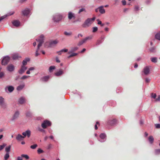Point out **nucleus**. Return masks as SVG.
Wrapping results in <instances>:
<instances>
[{"label": "nucleus", "mask_w": 160, "mask_h": 160, "mask_svg": "<svg viewBox=\"0 0 160 160\" xmlns=\"http://www.w3.org/2000/svg\"><path fill=\"white\" fill-rule=\"evenodd\" d=\"M118 123L117 120L112 118H110L108 119L106 123V126L107 128L109 126H113L117 124Z\"/></svg>", "instance_id": "obj_1"}, {"label": "nucleus", "mask_w": 160, "mask_h": 160, "mask_svg": "<svg viewBox=\"0 0 160 160\" xmlns=\"http://www.w3.org/2000/svg\"><path fill=\"white\" fill-rule=\"evenodd\" d=\"M95 17H93L91 18H88L82 25V27L84 28L88 27L95 20Z\"/></svg>", "instance_id": "obj_2"}, {"label": "nucleus", "mask_w": 160, "mask_h": 160, "mask_svg": "<svg viewBox=\"0 0 160 160\" xmlns=\"http://www.w3.org/2000/svg\"><path fill=\"white\" fill-rule=\"evenodd\" d=\"M92 36L87 37L85 38H83L79 41L78 43V45L80 46L82 45L84 43L86 42L88 40H91L92 39Z\"/></svg>", "instance_id": "obj_3"}, {"label": "nucleus", "mask_w": 160, "mask_h": 160, "mask_svg": "<svg viewBox=\"0 0 160 160\" xmlns=\"http://www.w3.org/2000/svg\"><path fill=\"white\" fill-rule=\"evenodd\" d=\"M62 15L60 14H57L53 16V20L54 22H58L62 18Z\"/></svg>", "instance_id": "obj_4"}, {"label": "nucleus", "mask_w": 160, "mask_h": 160, "mask_svg": "<svg viewBox=\"0 0 160 160\" xmlns=\"http://www.w3.org/2000/svg\"><path fill=\"white\" fill-rule=\"evenodd\" d=\"M51 122L48 120H44L41 124L42 127L44 129L46 128L47 127L50 126Z\"/></svg>", "instance_id": "obj_5"}, {"label": "nucleus", "mask_w": 160, "mask_h": 160, "mask_svg": "<svg viewBox=\"0 0 160 160\" xmlns=\"http://www.w3.org/2000/svg\"><path fill=\"white\" fill-rule=\"evenodd\" d=\"M58 42L57 40H55L49 42H47L45 44V47H52L55 45Z\"/></svg>", "instance_id": "obj_6"}, {"label": "nucleus", "mask_w": 160, "mask_h": 160, "mask_svg": "<svg viewBox=\"0 0 160 160\" xmlns=\"http://www.w3.org/2000/svg\"><path fill=\"white\" fill-rule=\"evenodd\" d=\"M44 36L43 35H41L39 38L36 39V40L39 42L38 45V49H39L44 42Z\"/></svg>", "instance_id": "obj_7"}, {"label": "nucleus", "mask_w": 160, "mask_h": 160, "mask_svg": "<svg viewBox=\"0 0 160 160\" xmlns=\"http://www.w3.org/2000/svg\"><path fill=\"white\" fill-rule=\"evenodd\" d=\"M10 57L7 56L3 58L2 61V65H5L9 62L10 60Z\"/></svg>", "instance_id": "obj_8"}, {"label": "nucleus", "mask_w": 160, "mask_h": 160, "mask_svg": "<svg viewBox=\"0 0 160 160\" xmlns=\"http://www.w3.org/2000/svg\"><path fill=\"white\" fill-rule=\"evenodd\" d=\"M0 105L3 109H5L7 107V105L4 102V98L2 97H0Z\"/></svg>", "instance_id": "obj_9"}, {"label": "nucleus", "mask_w": 160, "mask_h": 160, "mask_svg": "<svg viewBox=\"0 0 160 160\" xmlns=\"http://www.w3.org/2000/svg\"><path fill=\"white\" fill-rule=\"evenodd\" d=\"M143 72L145 75H148L149 74L150 69L148 67H145L143 69Z\"/></svg>", "instance_id": "obj_10"}, {"label": "nucleus", "mask_w": 160, "mask_h": 160, "mask_svg": "<svg viewBox=\"0 0 160 160\" xmlns=\"http://www.w3.org/2000/svg\"><path fill=\"white\" fill-rule=\"evenodd\" d=\"M68 18L69 20H71L72 18L75 19V14L71 12H69L68 13Z\"/></svg>", "instance_id": "obj_11"}, {"label": "nucleus", "mask_w": 160, "mask_h": 160, "mask_svg": "<svg viewBox=\"0 0 160 160\" xmlns=\"http://www.w3.org/2000/svg\"><path fill=\"white\" fill-rule=\"evenodd\" d=\"M22 134L23 136L24 137V138L27 136L28 138H29L31 135V131L29 130H27L25 132H23Z\"/></svg>", "instance_id": "obj_12"}, {"label": "nucleus", "mask_w": 160, "mask_h": 160, "mask_svg": "<svg viewBox=\"0 0 160 160\" xmlns=\"http://www.w3.org/2000/svg\"><path fill=\"white\" fill-rule=\"evenodd\" d=\"M104 38V36H102L100 38L97 40L96 43V45H98L101 44L103 42Z\"/></svg>", "instance_id": "obj_13"}, {"label": "nucleus", "mask_w": 160, "mask_h": 160, "mask_svg": "<svg viewBox=\"0 0 160 160\" xmlns=\"http://www.w3.org/2000/svg\"><path fill=\"white\" fill-rule=\"evenodd\" d=\"M99 137L100 138H101V140H99L100 142H102L105 141V140H104V139L106 138V135L104 133H101L100 134Z\"/></svg>", "instance_id": "obj_14"}, {"label": "nucleus", "mask_w": 160, "mask_h": 160, "mask_svg": "<svg viewBox=\"0 0 160 160\" xmlns=\"http://www.w3.org/2000/svg\"><path fill=\"white\" fill-rule=\"evenodd\" d=\"M27 69V67L25 66H22L21 68L19 71L18 72L20 74H22Z\"/></svg>", "instance_id": "obj_15"}, {"label": "nucleus", "mask_w": 160, "mask_h": 160, "mask_svg": "<svg viewBox=\"0 0 160 160\" xmlns=\"http://www.w3.org/2000/svg\"><path fill=\"white\" fill-rule=\"evenodd\" d=\"M8 70L10 72L12 71L14 69V67L12 64L9 65L7 67Z\"/></svg>", "instance_id": "obj_16"}, {"label": "nucleus", "mask_w": 160, "mask_h": 160, "mask_svg": "<svg viewBox=\"0 0 160 160\" xmlns=\"http://www.w3.org/2000/svg\"><path fill=\"white\" fill-rule=\"evenodd\" d=\"M12 58L14 60L17 59L19 58H21V57L19 55L18 53H16L12 55Z\"/></svg>", "instance_id": "obj_17"}, {"label": "nucleus", "mask_w": 160, "mask_h": 160, "mask_svg": "<svg viewBox=\"0 0 160 160\" xmlns=\"http://www.w3.org/2000/svg\"><path fill=\"white\" fill-rule=\"evenodd\" d=\"M12 23L14 26L17 27L19 26L20 24V22L17 20L13 21Z\"/></svg>", "instance_id": "obj_18"}, {"label": "nucleus", "mask_w": 160, "mask_h": 160, "mask_svg": "<svg viewBox=\"0 0 160 160\" xmlns=\"http://www.w3.org/2000/svg\"><path fill=\"white\" fill-rule=\"evenodd\" d=\"M104 6H102L98 8L99 11L101 14H104L105 13V9L103 8Z\"/></svg>", "instance_id": "obj_19"}, {"label": "nucleus", "mask_w": 160, "mask_h": 160, "mask_svg": "<svg viewBox=\"0 0 160 160\" xmlns=\"http://www.w3.org/2000/svg\"><path fill=\"white\" fill-rule=\"evenodd\" d=\"M63 73V70L62 69H60L59 70V71L56 72L55 73V74L56 76H58L62 75Z\"/></svg>", "instance_id": "obj_20"}, {"label": "nucleus", "mask_w": 160, "mask_h": 160, "mask_svg": "<svg viewBox=\"0 0 160 160\" xmlns=\"http://www.w3.org/2000/svg\"><path fill=\"white\" fill-rule=\"evenodd\" d=\"M49 76H47L43 77L41 78V80L43 82L47 81L49 78Z\"/></svg>", "instance_id": "obj_21"}, {"label": "nucleus", "mask_w": 160, "mask_h": 160, "mask_svg": "<svg viewBox=\"0 0 160 160\" xmlns=\"http://www.w3.org/2000/svg\"><path fill=\"white\" fill-rule=\"evenodd\" d=\"M30 11L28 9H26L22 11L23 14L24 16H27L29 13Z\"/></svg>", "instance_id": "obj_22"}, {"label": "nucleus", "mask_w": 160, "mask_h": 160, "mask_svg": "<svg viewBox=\"0 0 160 160\" xmlns=\"http://www.w3.org/2000/svg\"><path fill=\"white\" fill-rule=\"evenodd\" d=\"M25 102V100L24 98L21 97L18 101V103L20 104H22Z\"/></svg>", "instance_id": "obj_23"}, {"label": "nucleus", "mask_w": 160, "mask_h": 160, "mask_svg": "<svg viewBox=\"0 0 160 160\" xmlns=\"http://www.w3.org/2000/svg\"><path fill=\"white\" fill-rule=\"evenodd\" d=\"M24 138V137L22 136L21 134H18L16 137V139L18 141H21Z\"/></svg>", "instance_id": "obj_24"}, {"label": "nucleus", "mask_w": 160, "mask_h": 160, "mask_svg": "<svg viewBox=\"0 0 160 160\" xmlns=\"http://www.w3.org/2000/svg\"><path fill=\"white\" fill-rule=\"evenodd\" d=\"M19 114V113L18 111L16 112L14 114L12 119L13 120L16 119L18 117Z\"/></svg>", "instance_id": "obj_25"}, {"label": "nucleus", "mask_w": 160, "mask_h": 160, "mask_svg": "<svg viewBox=\"0 0 160 160\" xmlns=\"http://www.w3.org/2000/svg\"><path fill=\"white\" fill-rule=\"evenodd\" d=\"M148 140L150 144H152L154 141V138L152 136H150L148 138Z\"/></svg>", "instance_id": "obj_26"}, {"label": "nucleus", "mask_w": 160, "mask_h": 160, "mask_svg": "<svg viewBox=\"0 0 160 160\" xmlns=\"http://www.w3.org/2000/svg\"><path fill=\"white\" fill-rule=\"evenodd\" d=\"M30 60V59L29 58H26L25 60H23L22 61V63L23 65L25 66L27 64V62H28Z\"/></svg>", "instance_id": "obj_27"}, {"label": "nucleus", "mask_w": 160, "mask_h": 160, "mask_svg": "<svg viewBox=\"0 0 160 160\" xmlns=\"http://www.w3.org/2000/svg\"><path fill=\"white\" fill-rule=\"evenodd\" d=\"M24 86L25 85L24 84L22 85H20L17 87V89L18 91H20L24 87Z\"/></svg>", "instance_id": "obj_28"}, {"label": "nucleus", "mask_w": 160, "mask_h": 160, "mask_svg": "<svg viewBox=\"0 0 160 160\" xmlns=\"http://www.w3.org/2000/svg\"><path fill=\"white\" fill-rule=\"evenodd\" d=\"M11 147V145H9L8 146L6 147L5 149V151L7 153H9V152L10 151Z\"/></svg>", "instance_id": "obj_29"}, {"label": "nucleus", "mask_w": 160, "mask_h": 160, "mask_svg": "<svg viewBox=\"0 0 160 160\" xmlns=\"http://www.w3.org/2000/svg\"><path fill=\"white\" fill-rule=\"evenodd\" d=\"M10 156L9 153H6L4 156V159L5 160H8V159L9 157Z\"/></svg>", "instance_id": "obj_30"}, {"label": "nucleus", "mask_w": 160, "mask_h": 160, "mask_svg": "<svg viewBox=\"0 0 160 160\" xmlns=\"http://www.w3.org/2000/svg\"><path fill=\"white\" fill-rule=\"evenodd\" d=\"M26 115L28 117H31L32 116V114L30 112L27 111L26 113Z\"/></svg>", "instance_id": "obj_31"}, {"label": "nucleus", "mask_w": 160, "mask_h": 160, "mask_svg": "<svg viewBox=\"0 0 160 160\" xmlns=\"http://www.w3.org/2000/svg\"><path fill=\"white\" fill-rule=\"evenodd\" d=\"M55 66H51L49 67V71L50 72H52L53 70L55 69Z\"/></svg>", "instance_id": "obj_32"}, {"label": "nucleus", "mask_w": 160, "mask_h": 160, "mask_svg": "<svg viewBox=\"0 0 160 160\" xmlns=\"http://www.w3.org/2000/svg\"><path fill=\"white\" fill-rule=\"evenodd\" d=\"M8 91L9 92H11L14 90V88L12 86H9L8 87Z\"/></svg>", "instance_id": "obj_33"}, {"label": "nucleus", "mask_w": 160, "mask_h": 160, "mask_svg": "<svg viewBox=\"0 0 160 160\" xmlns=\"http://www.w3.org/2000/svg\"><path fill=\"white\" fill-rule=\"evenodd\" d=\"M151 60L152 62H157V58H151Z\"/></svg>", "instance_id": "obj_34"}, {"label": "nucleus", "mask_w": 160, "mask_h": 160, "mask_svg": "<svg viewBox=\"0 0 160 160\" xmlns=\"http://www.w3.org/2000/svg\"><path fill=\"white\" fill-rule=\"evenodd\" d=\"M155 154L156 155H158L160 154V149H156L155 150Z\"/></svg>", "instance_id": "obj_35"}, {"label": "nucleus", "mask_w": 160, "mask_h": 160, "mask_svg": "<svg viewBox=\"0 0 160 160\" xmlns=\"http://www.w3.org/2000/svg\"><path fill=\"white\" fill-rule=\"evenodd\" d=\"M155 38L159 40H160V33H158L155 35Z\"/></svg>", "instance_id": "obj_36"}, {"label": "nucleus", "mask_w": 160, "mask_h": 160, "mask_svg": "<svg viewBox=\"0 0 160 160\" xmlns=\"http://www.w3.org/2000/svg\"><path fill=\"white\" fill-rule=\"evenodd\" d=\"M21 157H22L25 158L27 159H28L29 158V156L26 154H22L21 155Z\"/></svg>", "instance_id": "obj_37"}, {"label": "nucleus", "mask_w": 160, "mask_h": 160, "mask_svg": "<svg viewBox=\"0 0 160 160\" xmlns=\"http://www.w3.org/2000/svg\"><path fill=\"white\" fill-rule=\"evenodd\" d=\"M86 12V10L84 8H82L81 9H80L78 12V13L79 14H80L81 12Z\"/></svg>", "instance_id": "obj_38"}, {"label": "nucleus", "mask_w": 160, "mask_h": 160, "mask_svg": "<svg viewBox=\"0 0 160 160\" xmlns=\"http://www.w3.org/2000/svg\"><path fill=\"white\" fill-rule=\"evenodd\" d=\"M64 34L66 36H69L72 34V33L71 32H64Z\"/></svg>", "instance_id": "obj_39"}, {"label": "nucleus", "mask_w": 160, "mask_h": 160, "mask_svg": "<svg viewBox=\"0 0 160 160\" xmlns=\"http://www.w3.org/2000/svg\"><path fill=\"white\" fill-rule=\"evenodd\" d=\"M38 147V145L37 144H34L33 145H31L30 146V148L32 149H34Z\"/></svg>", "instance_id": "obj_40"}, {"label": "nucleus", "mask_w": 160, "mask_h": 160, "mask_svg": "<svg viewBox=\"0 0 160 160\" xmlns=\"http://www.w3.org/2000/svg\"><path fill=\"white\" fill-rule=\"evenodd\" d=\"M6 145V144L5 143H3L2 145L0 146V151L2 150L5 147Z\"/></svg>", "instance_id": "obj_41"}, {"label": "nucleus", "mask_w": 160, "mask_h": 160, "mask_svg": "<svg viewBox=\"0 0 160 160\" xmlns=\"http://www.w3.org/2000/svg\"><path fill=\"white\" fill-rule=\"evenodd\" d=\"M78 49L77 47H74L71 48L72 52H74L77 50Z\"/></svg>", "instance_id": "obj_42"}, {"label": "nucleus", "mask_w": 160, "mask_h": 160, "mask_svg": "<svg viewBox=\"0 0 160 160\" xmlns=\"http://www.w3.org/2000/svg\"><path fill=\"white\" fill-rule=\"evenodd\" d=\"M92 32H97L98 30V28L97 27H94L93 28Z\"/></svg>", "instance_id": "obj_43"}, {"label": "nucleus", "mask_w": 160, "mask_h": 160, "mask_svg": "<svg viewBox=\"0 0 160 160\" xmlns=\"http://www.w3.org/2000/svg\"><path fill=\"white\" fill-rule=\"evenodd\" d=\"M1 68H0V78H2L4 76V73L3 72H1Z\"/></svg>", "instance_id": "obj_44"}, {"label": "nucleus", "mask_w": 160, "mask_h": 160, "mask_svg": "<svg viewBox=\"0 0 160 160\" xmlns=\"http://www.w3.org/2000/svg\"><path fill=\"white\" fill-rule=\"evenodd\" d=\"M38 152V153L40 154L43 152V151L40 148H39L37 151Z\"/></svg>", "instance_id": "obj_45"}, {"label": "nucleus", "mask_w": 160, "mask_h": 160, "mask_svg": "<svg viewBox=\"0 0 160 160\" xmlns=\"http://www.w3.org/2000/svg\"><path fill=\"white\" fill-rule=\"evenodd\" d=\"M152 98L155 99L156 97V95L155 93H152L151 94Z\"/></svg>", "instance_id": "obj_46"}, {"label": "nucleus", "mask_w": 160, "mask_h": 160, "mask_svg": "<svg viewBox=\"0 0 160 160\" xmlns=\"http://www.w3.org/2000/svg\"><path fill=\"white\" fill-rule=\"evenodd\" d=\"M30 77V76H26L24 75L21 77V79H24Z\"/></svg>", "instance_id": "obj_47"}, {"label": "nucleus", "mask_w": 160, "mask_h": 160, "mask_svg": "<svg viewBox=\"0 0 160 160\" xmlns=\"http://www.w3.org/2000/svg\"><path fill=\"white\" fill-rule=\"evenodd\" d=\"M39 49H38V48L37 50L36 51L35 54V56L36 57L38 56L39 55V54L38 52V51L39 50Z\"/></svg>", "instance_id": "obj_48"}, {"label": "nucleus", "mask_w": 160, "mask_h": 160, "mask_svg": "<svg viewBox=\"0 0 160 160\" xmlns=\"http://www.w3.org/2000/svg\"><path fill=\"white\" fill-rule=\"evenodd\" d=\"M98 124H99V123L98 122H96V124L95 125V130H97L98 128V127L97 126V125Z\"/></svg>", "instance_id": "obj_49"}, {"label": "nucleus", "mask_w": 160, "mask_h": 160, "mask_svg": "<svg viewBox=\"0 0 160 160\" xmlns=\"http://www.w3.org/2000/svg\"><path fill=\"white\" fill-rule=\"evenodd\" d=\"M155 101H160V95L158 96V98L155 99Z\"/></svg>", "instance_id": "obj_50"}, {"label": "nucleus", "mask_w": 160, "mask_h": 160, "mask_svg": "<svg viewBox=\"0 0 160 160\" xmlns=\"http://www.w3.org/2000/svg\"><path fill=\"white\" fill-rule=\"evenodd\" d=\"M139 9V7L138 6H136L134 8V10L136 11H138Z\"/></svg>", "instance_id": "obj_51"}, {"label": "nucleus", "mask_w": 160, "mask_h": 160, "mask_svg": "<svg viewBox=\"0 0 160 160\" xmlns=\"http://www.w3.org/2000/svg\"><path fill=\"white\" fill-rule=\"evenodd\" d=\"M61 52H67L68 51V49H62L61 50Z\"/></svg>", "instance_id": "obj_52"}, {"label": "nucleus", "mask_w": 160, "mask_h": 160, "mask_svg": "<svg viewBox=\"0 0 160 160\" xmlns=\"http://www.w3.org/2000/svg\"><path fill=\"white\" fill-rule=\"evenodd\" d=\"M156 128H160V124H156L155 125Z\"/></svg>", "instance_id": "obj_53"}, {"label": "nucleus", "mask_w": 160, "mask_h": 160, "mask_svg": "<svg viewBox=\"0 0 160 160\" xmlns=\"http://www.w3.org/2000/svg\"><path fill=\"white\" fill-rule=\"evenodd\" d=\"M98 24L101 25V26H104V24H102V23L101 21H99L98 22Z\"/></svg>", "instance_id": "obj_54"}, {"label": "nucleus", "mask_w": 160, "mask_h": 160, "mask_svg": "<svg viewBox=\"0 0 160 160\" xmlns=\"http://www.w3.org/2000/svg\"><path fill=\"white\" fill-rule=\"evenodd\" d=\"M77 53H73L72 54H71V55L72 57L76 56L77 55Z\"/></svg>", "instance_id": "obj_55"}, {"label": "nucleus", "mask_w": 160, "mask_h": 160, "mask_svg": "<svg viewBox=\"0 0 160 160\" xmlns=\"http://www.w3.org/2000/svg\"><path fill=\"white\" fill-rule=\"evenodd\" d=\"M122 4L124 5H125L126 4V1L125 0H123L122 1Z\"/></svg>", "instance_id": "obj_56"}, {"label": "nucleus", "mask_w": 160, "mask_h": 160, "mask_svg": "<svg viewBox=\"0 0 160 160\" xmlns=\"http://www.w3.org/2000/svg\"><path fill=\"white\" fill-rule=\"evenodd\" d=\"M22 157H18L17 160H22Z\"/></svg>", "instance_id": "obj_57"}, {"label": "nucleus", "mask_w": 160, "mask_h": 160, "mask_svg": "<svg viewBox=\"0 0 160 160\" xmlns=\"http://www.w3.org/2000/svg\"><path fill=\"white\" fill-rule=\"evenodd\" d=\"M145 82L147 83H148L150 82V80L148 78H146L145 79Z\"/></svg>", "instance_id": "obj_58"}, {"label": "nucleus", "mask_w": 160, "mask_h": 160, "mask_svg": "<svg viewBox=\"0 0 160 160\" xmlns=\"http://www.w3.org/2000/svg\"><path fill=\"white\" fill-rule=\"evenodd\" d=\"M86 50V49L85 48H83V49L82 50V51H81V52H80V53H83Z\"/></svg>", "instance_id": "obj_59"}, {"label": "nucleus", "mask_w": 160, "mask_h": 160, "mask_svg": "<svg viewBox=\"0 0 160 160\" xmlns=\"http://www.w3.org/2000/svg\"><path fill=\"white\" fill-rule=\"evenodd\" d=\"M34 69V68L33 67H31L29 68V70L30 71L33 70Z\"/></svg>", "instance_id": "obj_60"}, {"label": "nucleus", "mask_w": 160, "mask_h": 160, "mask_svg": "<svg viewBox=\"0 0 160 160\" xmlns=\"http://www.w3.org/2000/svg\"><path fill=\"white\" fill-rule=\"evenodd\" d=\"M52 145L51 144H49L48 147V149H49L50 148L52 147Z\"/></svg>", "instance_id": "obj_61"}, {"label": "nucleus", "mask_w": 160, "mask_h": 160, "mask_svg": "<svg viewBox=\"0 0 160 160\" xmlns=\"http://www.w3.org/2000/svg\"><path fill=\"white\" fill-rule=\"evenodd\" d=\"M148 135V133L146 132H145V133H144V136L145 137H146Z\"/></svg>", "instance_id": "obj_62"}, {"label": "nucleus", "mask_w": 160, "mask_h": 160, "mask_svg": "<svg viewBox=\"0 0 160 160\" xmlns=\"http://www.w3.org/2000/svg\"><path fill=\"white\" fill-rule=\"evenodd\" d=\"M5 18V17L4 16H2L0 18V21H1L3 19H4Z\"/></svg>", "instance_id": "obj_63"}, {"label": "nucleus", "mask_w": 160, "mask_h": 160, "mask_svg": "<svg viewBox=\"0 0 160 160\" xmlns=\"http://www.w3.org/2000/svg\"><path fill=\"white\" fill-rule=\"evenodd\" d=\"M78 38H79V37H83V35L82 34H79L78 35Z\"/></svg>", "instance_id": "obj_64"}]
</instances>
